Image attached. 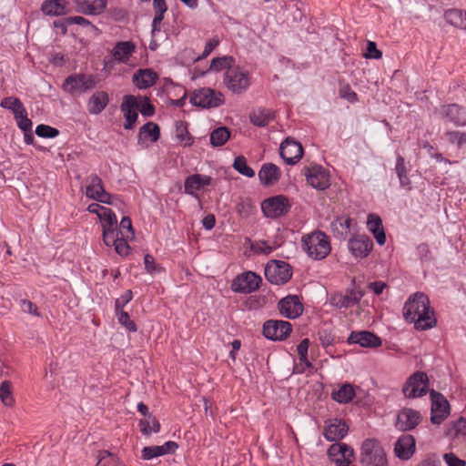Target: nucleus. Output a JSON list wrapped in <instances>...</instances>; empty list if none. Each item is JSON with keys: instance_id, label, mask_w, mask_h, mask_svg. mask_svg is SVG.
Instances as JSON below:
<instances>
[{"instance_id": "1", "label": "nucleus", "mask_w": 466, "mask_h": 466, "mask_svg": "<svg viewBox=\"0 0 466 466\" xmlns=\"http://www.w3.org/2000/svg\"><path fill=\"white\" fill-rule=\"evenodd\" d=\"M403 316L407 321L413 322L418 330H427L437 324L428 296L420 292L409 297L403 307Z\"/></svg>"}, {"instance_id": "2", "label": "nucleus", "mask_w": 466, "mask_h": 466, "mask_svg": "<svg viewBox=\"0 0 466 466\" xmlns=\"http://www.w3.org/2000/svg\"><path fill=\"white\" fill-rule=\"evenodd\" d=\"M302 248L313 259L325 258L331 250L329 238L322 231L317 230L302 237Z\"/></svg>"}, {"instance_id": "3", "label": "nucleus", "mask_w": 466, "mask_h": 466, "mask_svg": "<svg viewBox=\"0 0 466 466\" xmlns=\"http://www.w3.org/2000/svg\"><path fill=\"white\" fill-rule=\"evenodd\" d=\"M361 466H389L386 451L376 439H366L360 447Z\"/></svg>"}, {"instance_id": "4", "label": "nucleus", "mask_w": 466, "mask_h": 466, "mask_svg": "<svg viewBox=\"0 0 466 466\" xmlns=\"http://www.w3.org/2000/svg\"><path fill=\"white\" fill-rule=\"evenodd\" d=\"M224 82L230 91L241 94L250 86V75L248 70L234 66L226 71Z\"/></svg>"}, {"instance_id": "5", "label": "nucleus", "mask_w": 466, "mask_h": 466, "mask_svg": "<svg viewBox=\"0 0 466 466\" xmlns=\"http://www.w3.org/2000/svg\"><path fill=\"white\" fill-rule=\"evenodd\" d=\"M190 102L202 108L218 107L224 104V96L219 91L203 87L193 92Z\"/></svg>"}, {"instance_id": "6", "label": "nucleus", "mask_w": 466, "mask_h": 466, "mask_svg": "<svg viewBox=\"0 0 466 466\" xmlns=\"http://www.w3.org/2000/svg\"><path fill=\"white\" fill-rule=\"evenodd\" d=\"M429 379L425 372L416 371L406 380L402 392L406 398L415 399L424 396L428 392Z\"/></svg>"}, {"instance_id": "7", "label": "nucleus", "mask_w": 466, "mask_h": 466, "mask_svg": "<svg viewBox=\"0 0 466 466\" xmlns=\"http://www.w3.org/2000/svg\"><path fill=\"white\" fill-rule=\"evenodd\" d=\"M96 86V77L93 75L75 74L66 78L63 88L71 95L86 93Z\"/></svg>"}, {"instance_id": "8", "label": "nucleus", "mask_w": 466, "mask_h": 466, "mask_svg": "<svg viewBox=\"0 0 466 466\" xmlns=\"http://www.w3.org/2000/svg\"><path fill=\"white\" fill-rule=\"evenodd\" d=\"M265 276L272 284L282 285L290 279L292 273L288 263L272 260L265 268Z\"/></svg>"}, {"instance_id": "9", "label": "nucleus", "mask_w": 466, "mask_h": 466, "mask_svg": "<svg viewBox=\"0 0 466 466\" xmlns=\"http://www.w3.org/2000/svg\"><path fill=\"white\" fill-rule=\"evenodd\" d=\"M86 196L100 203L113 204L111 195L105 190L101 178L96 175L87 177Z\"/></svg>"}, {"instance_id": "10", "label": "nucleus", "mask_w": 466, "mask_h": 466, "mask_svg": "<svg viewBox=\"0 0 466 466\" xmlns=\"http://www.w3.org/2000/svg\"><path fill=\"white\" fill-rule=\"evenodd\" d=\"M291 331V324L284 320L269 319L263 325L264 336L271 340H284Z\"/></svg>"}, {"instance_id": "11", "label": "nucleus", "mask_w": 466, "mask_h": 466, "mask_svg": "<svg viewBox=\"0 0 466 466\" xmlns=\"http://www.w3.org/2000/svg\"><path fill=\"white\" fill-rule=\"evenodd\" d=\"M261 208L267 217L279 218L289 212L290 203L287 197L279 195L264 200Z\"/></svg>"}, {"instance_id": "12", "label": "nucleus", "mask_w": 466, "mask_h": 466, "mask_svg": "<svg viewBox=\"0 0 466 466\" xmlns=\"http://www.w3.org/2000/svg\"><path fill=\"white\" fill-rule=\"evenodd\" d=\"M261 278L252 271L238 276L232 282V289L239 293H251L259 288Z\"/></svg>"}, {"instance_id": "13", "label": "nucleus", "mask_w": 466, "mask_h": 466, "mask_svg": "<svg viewBox=\"0 0 466 466\" xmlns=\"http://www.w3.org/2000/svg\"><path fill=\"white\" fill-rule=\"evenodd\" d=\"M307 182L314 188L324 190L330 185L329 174L321 166L314 165L305 169Z\"/></svg>"}, {"instance_id": "14", "label": "nucleus", "mask_w": 466, "mask_h": 466, "mask_svg": "<svg viewBox=\"0 0 466 466\" xmlns=\"http://www.w3.org/2000/svg\"><path fill=\"white\" fill-rule=\"evenodd\" d=\"M363 292L357 289H347L345 294L338 292L330 297V304L338 309H349L358 305Z\"/></svg>"}, {"instance_id": "15", "label": "nucleus", "mask_w": 466, "mask_h": 466, "mask_svg": "<svg viewBox=\"0 0 466 466\" xmlns=\"http://www.w3.org/2000/svg\"><path fill=\"white\" fill-rule=\"evenodd\" d=\"M139 101L132 95H126L123 97L120 109L125 117V129H132L138 117Z\"/></svg>"}, {"instance_id": "16", "label": "nucleus", "mask_w": 466, "mask_h": 466, "mask_svg": "<svg viewBox=\"0 0 466 466\" xmlns=\"http://www.w3.org/2000/svg\"><path fill=\"white\" fill-rule=\"evenodd\" d=\"M431 420L433 424H441L449 415L450 405L447 400L434 390L431 391Z\"/></svg>"}, {"instance_id": "17", "label": "nucleus", "mask_w": 466, "mask_h": 466, "mask_svg": "<svg viewBox=\"0 0 466 466\" xmlns=\"http://www.w3.org/2000/svg\"><path fill=\"white\" fill-rule=\"evenodd\" d=\"M302 155L303 147L298 141L287 138L281 143L280 156L287 164L294 165L301 158Z\"/></svg>"}, {"instance_id": "18", "label": "nucleus", "mask_w": 466, "mask_h": 466, "mask_svg": "<svg viewBox=\"0 0 466 466\" xmlns=\"http://www.w3.org/2000/svg\"><path fill=\"white\" fill-rule=\"evenodd\" d=\"M349 431V426L340 419H329L325 422L323 435L329 441H337L343 439Z\"/></svg>"}, {"instance_id": "19", "label": "nucleus", "mask_w": 466, "mask_h": 466, "mask_svg": "<svg viewBox=\"0 0 466 466\" xmlns=\"http://www.w3.org/2000/svg\"><path fill=\"white\" fill-rule=\"evenodd\" d=\"M422 417L418 410L410 408L402 409L397 416L396 427L400 431H411L421 421Z\"/></svg>"}, {"instance_id": "20", "label": "nucleus", "mask_w": 466, "mask_h": 466, "mask_svg": "<svg viewBox=\"0 0 466 466\" xmlns=\"http://www.w3.org/2000/svg\"><path fill=\"white\" fill-rule=\"evenodd\" d=\"M439 113L442 118H446L456 126L462 127L466 125V108L457 104L442 106Z\"/></svg>"}, {"instance_id": "21", "label": "nucleus", "mask_w": 466, "mask_h": 466, "mask_svg": "<svg viewBox=\"0 0 466 466\" xmlns=\"http://www.w3.org/2000/svg\"><path fill=\"white\" fill-rule=\"evenodd\" d=\"M416 442L412 435L403 434L394 445V453L400 460L407 461L415 452Z\"/></svg>"}, {"instance_id": "22", "label": "nucleus", "mask_w": 466, "mask_h": 466, "mask_svg": "<svg viewBox=\"0 0 466 466\" xmlns=\"http://www.w3.org/2000/svg\"><path fill=\"white\" fill-rule=\"evenodd\" d=\"M281 315L288 319H296L301 315L303 306L298 296H287L279 302Z\"/></svg>"}, {"instance_id": "23", "label": "nucleus", "mask_w": 466, "mask_h": 466, "mask_svg": "<svg viewBox=\"0 0 466 466\" xmlns=\"http://www.w3.org/2000/svg\"><path fill=\"white\" fill-rule=\"evenodd\" d=\"M349 344H360L364 348H378L382 340L376 334L370 331H352L348 338Z\"/></svg>"}, {"instance_id": "24", "label": "nucleus", "mask_w": 466, "mask_h": 466, "mask_svg": "<svg viewBox=\"0 0 466 466\" xmlns=\"http://www.w3.org/2000/svg\"><path fill=\"white\" fill-rule=\"evenodd\" d=\"M178 445L177 442L169 441L161 446H147L142 450L141 458L146 461L163 456L166 454H173L177 450Z\"/></svg>"}, {"instance_id": "25", "label": "nucleus", "mask_w": 466, "mask_h": 466, "mask_svg": "<svg viewBox=\"0 0 466 466\" xmlns=\"http://www.w3.org/2000/svg\"><path fill=\"white\" fill-rule=\"evenodd\" d=\"M349 249L357 258H365L372 248V242L367 236H357L349 240Z\"/></svg>"}, {"instance_id": "26", "label": "nucleus", "mask_w": 466, "mask_h": 466, "mask_svg": "<svg viewBox=\"0 0 466 466\" xmlns=\"http://www.w3.org/2000/svg\"><path fill=\"white\" fill-rule=\"evenodd\" d=\"M98 218L103 228V238L112 240V234L116 232L117 219L116 214L108 208L98 214Z\"/></svg>"}, {"instance_id": "27", "label": "nucleus", "mask_w": 466, "mask_h": 466, "mask_svg": "<svg viewBox=\"0 0 466 466\" xmlns=\"http://www.w3.org/2000/svg\"><path fill=\"white\" fill-rule=\"evenodd\" d=\"M280 177L281 171L279 167L272 163L263 164L258 171L259 181L266 187L275 185Z\"/></svg>"}, {"instance_id": "28", "label": "nucleus", "mask_w": 466, "mask_h": 466, "mask_svg": "<svg viewBox=\"0 0 466 466\" xmlns=\"http://www.w3.org/2000/svg\"><path fill=\"white\" fill-rule=\"evenodd\" d=\"M160 136V129L157 124L154 122H147L143 125L138 133V144L144 147L148 146L147 141L155 143L158 140Z\"/></svg>"}, {"instance_id": "29", "label": "nucleus", "mask_w": 466, "mask_h": 466, "mask_svg": "<svg viewBox=\"0 0 466 466\" xmlns=\"http://www.w3.org/2000/svg\"><path fill=\"white\" fill-rule=\"evenodd\" d=\"M211 177L200 174L188 176L185 180V193L197 197L196 192L211 184Z\"/></svg>"}, {"instance_id": "30", "label": "nucleus", "mask_w": 466, "mask_h": 466, "mask_svg": "<svg viewBox=\"0 0 466 466\" xmlns=\"http://www.w3.org/2000/svg\"><path fill=\"white\" fill-rule=\"evenodd\" d=\"M157 77V74L150 68L139 69L133 76V83L137 88L146 89L152 86Z\"/></svg>"}, {"instance_id": "31", "label": "nucleus", "mask_w": 466, "mask_h": 466, "mask_svg": "<svg viewBox=\"0 0 466 466\" xmlns=\"http://www.w3.org/2000/svg\"><path fill=\"white\" fill-rule=\"evenodd\" d=\"M136 46L131 41L117 42L113 48L112 56L119 63H127L135 53Z\"/></svg>"}, {"instance_id": "32", "label": "nucleus", "mask_w": 466, "mask_h": 466, "mask_svg": "<svg viewBox=\"0 0 466 466\" xmlns=\"http://www.w3.org/2000/svg\"><path fill=\"white\" fill-rule=\"evenodd\" d=\"M327 454L330 461L339 462L342 459L353 457L354 450L346 443L336 442L330 445Z\"/></svg>"}, {"instance_id": "33", "label": "nucleus", "mask_w": 466, "mask_h": 466, "mask_svg": "<svg viewBox=\"0 0 466 466\" xmlns=\"http://www.w3.org/2000/svg\"><path fill=\"white\" fill-rule=\"evenodd\" d=\"M77 10L86 15H96L104 11L106 5V0H74Z\"/></svg>"}, {"instance_id": "34", "label": "nucleus", "mask_w": 466, "mask_h": 466, "mask_svg": "<svg viewBox=\"0 0 466 466\" xmlns=\"http://www.w3.org/2000/svg\"><path fill=\"white\" fill-rule=\"evenodd\" d=\"M41 9L49 15H62L70 11L68 3L65 0H46Z\"/></svg>"}, {"instance_id": "35", "label": "nucleus", "mask_w": 466, "mask_h": 466, "mask_svg": "<svg viewBox=\"0 0 466 466\" xmlns=\"http://www.w3.org/2000/svg\"><path fill=\"white\" fill-rule=\"evenodd\" d=\"M108 95L104 91H97L92 95L87 103L88 111L97 115L101 113L108 104Z\"/></svg>"}, {"instance_id": "36", "label": "nucleus", "mask_w": 466, "mask_h": 466, "mask_svg": "<svg viewBox=\"0 0 466 466\" xmlns=\"http://www.w3.org/2000/svg\"><path fill=\"white\" fill-rule=\"evenodd\" d=\"M367 226L372 232L376 241L380 245H384L386 242V236L380 218L375 214H370L368 216Z\"/></svg>"}, {"instance_id": "37", "label": "nucleus", "mask_w": 466, "mask_h": 466, "mask_svg": "<svg viewBox=\"0 0 466 466\" xmlns=\"http://www.w3.org/2000/svg\"><path fill=\"white\" fill-rule=\"evenodd\" d=\"M131 239L132 238H127L125 237L118 236V233L116 232V233L112 234L111 241H109L106 238H103V241L107 247L114 246L116 252L118 255L125 257V256H127L129 253L130 247H129L127 241L131 240Z\"/></svg>"}, {"instance_id": "38", "label": "nucleus", "mask_w": 466, "mask_h": 466, "mask_svg": "<svg viewBox=\"0 0 466 466\" xmlns=\"http://www.w3.org/2000/svg\"><path fill=\"white\" fill-rule=\"evenodd\" d=\"M331 397L339 403H348L355 397V390L351 384L345 383L337 390H334L331 393Z\"/></svg>"}, {"instance_id": "39", "label": "nucleus", "mask_w": 466, "mask_h": 466, "mask_svg": "<svg viewBox=\"0 0 466 466\" xmlns=\"http://www.w3.org/2000/svg\"><path fill=\"white\" fill-rule=\"evenodd\" d=\"M445 20L453 26L466 29V11L450 9L445 12Z\"/></svg>"}, {"instance_id": "40", "label": "nucleus", "mask_w": 466, "mask_h": 466, "mask_svg": "<svg viewBox=\"0 0 466 466\" xmlns=\"http://www.w3.org/2000/svg\"><path fill=\"white\" fill-rule=\"evenodd\" d=\"M273 116L271 110L258 108L250 115V120L255 126L265 127L273 119Z\"/></svg>"}, {"instance_id": "41", "label": "nucleus", "mask_w": 466, "mask_h": 466, "mask_svg": "<svg viewBox=\"0 0 466 466\" xmlns=\"http://www.w3.org/2000/svg\"><path fill=\"white\" fill-rule=\"evenodd\" d=\"M0 106L3 108L9 109L13 112L14 117L21 113L25 112V107L21 102V100L15 96H7L2 99Z\"/></svg>"}, {"instance_id": "42", "label": "nucleus", "mask_w": 466, "mask_h": 466, "mask_svg": "<svg viewBox=\"0 0 466 466\" xmlns=\"http://www.w3.org/2000/svg\"><path fill=\"white\" fill-rule=\"evenodd\" d=\"M139 428L144 435H149L152 432H159L160 424L155 416L148 415V417L139 421Z\"/></svg>"}, {"instance_id": "43", "label": "nucleus", "mask_w": 466, "mask_h": 466, "mask_svg": "<svg viewBox=\"0 0 466 466\" xmlns=\"http://www.w3.org/2000/svg\"><path fill=\"white\" fill-rule=\"evenodd\" d=\"M230 137V132L227 127H221L216 128L210 134V143L214 147L223 146Z\"/></svg>"}, {"instance_id": "44", "label": "nucleus", "mask_w": 466, "mask_h": 466, "mask_svg": "<svg viewBox=\"0 0 466 466\" xmlns=\"http://www.w3.org/2000/svg\"><path fill=\"white\" fill-rule=\"evenodd\" d=\"M395 171L400 179V186L403 187H409L410 180L408 177V170L405 166V160L401 156L397 157Z\"/></svg>"}, {"instance_id": "45", "label": "nucleus", "mask_w": 466, "mask_h": 466, "mask_svg": "<svg viewBox=\"0 0 466 466\" xmlns=\"http://www.w3.org/2000/svg\"><path fill=\"white\" fill-rule=\"evenodd\" d=\"M447 435L451 438H460L466 436V420L460 418L447 429Z\"/></svg>"}, {"instance_id": "46", "label": "nucleus", "mask_w": 466, "mask_h": 466, "mask_svg": "<svg viewBox=\"0 0 466 466\" xmlns=\"http://www.w3.org/2000/svg\"><path fill=\"white\" fill-rule=\"evenodd\" d=\"M233 167L241 175L247 177H253L255 171L247 164V159L243 156L235 158Z\"/></svg>"}, {"instance_id": "47", "label": "nucleus", "mask_w": 466, "mask_h": 466, "mask_svg": "<svg viewBox=\"0 0 466 466\" xmlns=\"http://www.w3.org/2000/svg\"><path fill=\"white\" fill-rule=\"evenodd\" d=\"M233 58L230 56H223L214 58L210 65V69L215 71H220L222 69L233 68Z\"/></svg>"}, {"instance_id": "48", "label": "nucleus", "mask_w": 466, "mask_h": 466, "mask_svg": "<svg viewBox=\"0 0 466 466\" xmlns=\"http://www.w3.org/2000/svg\"><path fill=\"white\" fill-rule=\"evenodd\" d=\"M116 315L118 322L124 326L128 331L136 332L137 330V327L135 322L130 319L128 313L125 310H116Z\"/></svg>"}, {"instance_id": "49", "label": "nucleus", "mask_w": 466, "mask_h": 466, "mask_svg": "<svg viewBox=\"0 0 466 466\" xmlns=\"http://www.w3.org/2000/svg\"><path fill=\"white\" fill-rule=\"evenodd\" d=\"M118 236L125 237L127 238H134V230L132 227L131 219L128 217L122 218L118 229L116 228Z\"/></svg>"}, {"instance_id": "50", "label": "nucleus", "mask_w": 466, "mask_h": 466, "mask_svg": "<svg viewBox=\"0 0 466 466\" xmlns=\"http://www.w3.org/2000/svg\"><path fill=\"white\" fill-rule=\"evenodd\" d=\"M11 389L12 385L7 380L3 381L0 386V399L5 406H11L14 403Z\"/></svg>"}, {"instance_id": "51", "label": "nucleus", "mask_w": 466, "mask_h": 466, "mask_svg": "<svg viewBox=\"0 0 466 466\" xmlns=\"http://www.w3.org/2000/svg\"><path fill=\"white\" fill-rule=\"evenodd\" d=\"M318 338L320 344L327 348L335 342V335L330 329L322 328L318 331Z\"/></svg>"}, {"instance_id": "52", "label": "nucleus", "mask_w": 466, "mask_h": 466, "mask_svg": "<svg viewBox=\"0 0 466 466\" xmlns=\"http://www.w3.org/2000/svg\"><path fill=\"white\" fill-rule=\"evenodd\" d=\"M35 134L40 137L54 138L59 135V131L53 127L41 124L36 127Z\"/></svg>"}, {"instance_id": "53", "label": "nucleus", "mask_w": 466, "mask_h": 466, "mask_svg": "<svg viewBox=\"0 0 466 466\" xmlns=\"http://www.w3.org/2000/svg\"><path fill=\"white\" fill-rule=\"evenodd\" d=\"M275 247L270 246L268 242L260 240L251 243L250 249L256 254L268 255L275 249Z\"/></svg>"}, {"instance_id": "54", "label": "nucleus", "mask_w": 466, "mask_h": 466, "mask_svg": "<svg viewBox=\"0 0 466 466\" xmlns=\"http://www.w3.org/2000/svg\"><path fill=\"white\" fill-rule=\"evenodd\" d=\"M17 127L24 132L25 131H31L33 123L27 116V111L26 109L25 112L21 113V115H18L15 117Z\"/></svg>"}, {"instance_id": "55", "label": "nucleus", "mask_w": 466, "mask_h": 466, "mask_svg": "<svg viewBox=\"0 0 466 466\" xmlns=\"http://www.w3.org/2000/svg\"><path fill=\"white\" fill-rule=\"evenodd\" d=\"M153 7L156 15V21L162 22L164 19V14L167 10V6L165 0H153Z\"/></svg>"}, {"instance_id": "56", "label": "nucleus", "mask_w": 466, "mask_h": 466, "mask_svg": "<svg viewBox=\"0 0 466 466\" xmlns=\"http://www.w3.org/2000/svg\"><path fill=\"white\" fill-rule=\"evenodd\" d=\"M339 96L340 97L348 100L350 103H355L358 101L357 93L350 86V85L341 86L339 88Z\"/></svg>"}, {"instance_id": "57", "label": "nucleus", "mask_w": 466, "mask_h": 466, "mask_svg": "<svg viewBox=\"0 0 466 466\" xmlns=\"http://www.w3.org/2000/svg\"><path fill=\"white\" fill-rule=\"evenodd\" d=\"M107 463L116 464V458L107 451H102L98 455V462L96 466H106Z\"/></svg>"}, {"instance_id": "58", "label": "nucleus", "mask_w": 466, "mask_h": 466, "mask_svg": "<svg viewBox=\"0 0 466 466\" xmlns=\"http://www.w3.org/2000/svg\"><path fill=\"white\" fill-rule=\"evenodd\" d=\"M144 264L147 271L150 274L160 272L162 268L157 265L153 256L147 254L144 258Z\"/></svg>"}, {"instance_id": "59", "label": "nucleus", "mask_w": 466, "mask_h": 466, "mask_svg": "<svg viewBox=\"0 0 466 466\" xmlns=\"http://www.w3.org/2000/svg\"><path fill=\"white\" fill-rule=\"evenodd\" d=\"M133 299V293L131 290L125 291L120 298L116 299L115 310H124V307L131 301Z\"/></svg>"}, {"instance_id": "60", "label": "nucleus", "mask_w": 466, "mask_h": 466, "mask_svg": "<svg viewBox=\"0 0 466 466\" xmlns=\"http://www.w3.org/2000/svg\"><path fill=\"white\" fill-rule=\"evenodd\" d=\"M20 308L21 310L25 313L32 314L34 316H40V313L38 311V309L35 304H34L32 301L27 299H21L20 300Z\"/></svg>"}, {"instance_id": "61", "label": "nucleus", "mask_w": 466, "mask_h": 466, "mask_svg": "<svg viewBox=\"0 0 466 466\" xmlns=\"http://www.w3.org/2000/svg\"><path fill=\"white\" fill-rule=\"evenodd\" d=\"M365 56L367 58L379 59L382 56V53L377 48L375 42L369 41Z\"/></svg>"}, {"instance_id": "62", "label": "nucleus", "mask_w": 466, "mask_h": 466, "mask_svg": "<svg viewBox=\"0 0 466 466\" xmlns=\"http://www.w3.org/2000/svg\"><path fill=\"white\" fill-rule=\"evenodd\" d=\"M309 347V339H304L297 347L299 360H306L308 359V350Z\"/></svg>"}, {"instance_id": "63", "label": "nucleus", "mask_w": 466, "mask_h": 466, "mask_svg": "<svg viewBox=\"0 0 466 466\" xmlns=\"http://www.w3.org/2000/svg\"><path fill=\"white\" fill-rule=\"evenodd\" d=\"M443 459L448 466H466L463 460L459 459L454 453H445Z\"/></svg>"}, {"instance_id": "64", "label": "nucleus", "mask_w": 466, "mask_h": 466, "mask_svg": "<svg viewBox=\"0 0 466 466\" xmlns=\"http://www.w3.org/2000/svg\"><path fill=\"white\" fill-rule=\"evenodd\" d=\"M138 111H140L143 116H151L155 113V108L150 102L146 100L142 105L139 103Z\"/></svg>"}]
</instances>
